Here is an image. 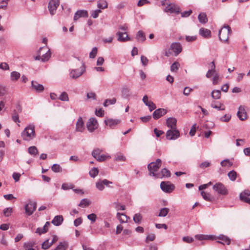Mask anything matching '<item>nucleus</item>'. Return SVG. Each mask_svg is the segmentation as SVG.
Returning a JSON list of instances; mask_svg holds the SVG:
<instances>
[{
  "mask_svg": "<svg viewBox=\"0 0 250 250\" xmlns=\"http://www.w3.org/2000/svg\"><path fill=\"white\" fill-rule=\"evenodd\" d=\"M90 204V202L87 199H82L78 206L82 208L87 207Z\"/></svg>",
  "mask_w": 250,
  "mask_h": 250,
  "instance_id": "nucleus-45",
  "label": "nucleus"
},
{
  "mask_svg": "<svg viewBox=\"0 0 250 250\" xmlns=\"http://www.w3.org/2000/svg\"><path fill=\"white\" fill-rule=\"evenodd\" d=\"M13 212V208L11 207L5 208L3 210V213L5 217L10 216Z\"/></svg>",
  "mask_w": 250,
  "mask_h": 250,
  "instance_id": "nucleus-38",
  "label": "nucleus"
},
{
  "mask_svg": "<svg viewBox=\"0 0 250 250\" xmlns=\"http://www.w3.org/2000/svg\"><path fill=\"white\" fill-rule=\"evenodd\" d=\"M148 61H148V59L146 57H145L143 55L141 56V63L143 65L146 66V65H147V64L148 63Z\"/></svg>",
  "mask_w": 250,
  "mask_h": 250,
  "instance_id": "nucleus-59",
  "label": "nucleus"
},
{
  "mask_svg": "<svg viewBox=\"0 0 250 250\" xmlns=\"http://www.w3.org/2000/svg\"><path fill=\"white\" fill-rule=\"evenodd\" d=\"M119 123L118 120L107 119L104 120V123L106 125L109 126L110 128H113Z\"/></svg>",
  "mask_w": 250,
  "mask_h": 250,
  "instance_id": "nucleus-26",
  "label": "nucleus"
},
{
  "mask_svg": "<svg viewBox=\"0 0 250 250\" xmlns=\"http://www.w3.org/2000/svg\"><path fill=\"white\" fill-rule=\"evenodd\" d=\"M167 113V110L164 108H158L154 111L153 117L154 119H158Z\"/></svg>",
  "mask_w": 250,
  "mask_h": 250,
  "instance_id": "nucleus-15",
  "label": "nucleus"
},
{
  "mask_svg": "<svg viewBox=\"0 0 250 250\" xmlns=\"http://www.w3.org/2000/svg\"><path fill=\"white\" fill-rule=\"evenodd\" d=\"M45 47L46 48V49L43 50L45 52L41 56V61L43 62H47L49 60L51 56V52L50 49H49L47 46Z\"/></svg>",
  "mask_w": 250,
  "mask_h": 250,
  "instance_id": "nucleus-19",
  "label": "nucleus"
},
{
  "mask_svg": "<svg viewBox=\"0 0 250 250\" xmlns=\"http://www.w3.org/2000/svg\"><path fill=\"white\" fill-rule=\"evenodd\" d=\"M219 78V75L218 73H215L213 75V77L212 79V83L213 84H217L218 83Z\"/></svg>",
  "mask_w": 250,
  "mask_h": 250,
  "instance_id": "nucleus-61",
  "label": "nucleus"
},
{
  "mask_svg": "<svg viewBox=\"0 0 250 250\" xmlns=\"http://www.w3.org/2000/svg\"><path fill=\"white\" fill-rule=\"evenodd\" d=\"M201 194L202 197L207 201H211V198L210 197V194L209 193H206L205 191H201Z\"/></svg>",
  "mask_w": 250,
  "mask_h": 250,
  "instance_id": "nucleus-50",
  "label": "nucleus"
},
{
  "mask_svg": "<svg viewBox=\"0 0 250 250\" xmlns=\"http://www.w3.org/2000/svg\"><path fill=\"white\" fill-rule=\"evenodd\" d=\"M28 151L30 154L34 156L36 155L38 153V149L35 146L29 147L28 149Z\"/></svg>",
  "mask_w": 250,
  "mask_h": 250,
  "instance_id": "nucleus-40",
  "label": "nucleus"
},
{
  "mask_svg": "<svg viewBox=\"0 0 250 250\" xmlns=\"http://www.w3.org/2000/svg\"><path fill=\"white\" fill-rule=\"evenodd\" d=\"M98 49L96 47H94L92 48L91 51L89 53V58L91 59L94 58L97 54Z\"/></svg>",
  "mask_w": 250,
  "mask_h": 250,
  "instance_id": "nucleus-53",
  "label": "nucleus"
},
{
  "mask_svg": "<svg viewBox=\"0 0 250 250\" xmlns=\"http://www.w3.org/2000/svg\"><path fill=\"white\" fill-rule=\"evenodd\" d=\"M237 115L239 119L242 121L246 120L247 117V113L244 108L242 106L239 107Z\"/></svg>",
  "mask_w": 250,
  "mask_h": 250,
  "instance_id": "nucleus-20",
  "label": "nucleus"
},
{
  "mask_svg": "<svg viewBox=\"0 0 250 250\" xmlns=\"http://www.w3.org/2000/svg\"><path fill=\"white\" fill-rule=\"evenodd\" d=\"M218 238L221 241H218L217 242L223 244L224 245H229L230 242V239L227 236L221 234L218 236Z\"/></svg>",
  "mask_w": 250,
  "mask_h": 250,
  "instance_id": "nucleus-28",
  "label": "nucleus"
},
{
  "mask_svg": "<svg viewBox=\"0 0 250 250\" xmlns=\"http://www.w3.org/2000/svg\"><path fill=\"white\" fill-rule=\"evenodd\" d=\"M155 235L154 233L149 234L146 238V242L148 243V241H153L155 239Z\"/></svg>",
  "mask_w": 250,
  "mask_h": 250,
  "instance_id": "nucleus-58",
  "label": "nucleus"
},
{
  "mask_svg": "<svg viewBox=\"0 0 250 250\" xmlns=\"http://www.w3.org/2000/svg\"><path fill=\"white\" fill-rule=\"evenodd\" d=\"M160 188L166 193H171L174 190L175 186L169 181H163L160 184Z\"/></svg>",
  "mask_w": 250,
  "mask_h": 250,
  "instance_id": "nucleus-6",
  "label": "nucleus"
},
{
  "mask_svg": "<svg viewBox=\"0 0 250 250\" xmlns=\"http://www.w3.org/2000/svg\"><path fill=\"white\" fill-rule=\"evenodd\" d=\"M220 164L222 167H230L232 166V163L229 159H226L221 161Z\"/></svg>",
  "mask_w": 250,
  "mask_h": 250,
  "instance_id": "nucleus-54",
  "label": "nucleus"
},
{
  "mask_svg": "<svg viewBox=\"0 0 250 250\" xmlns=\"http://www.w3.org/2000/svg\"><path fill=\"white\" fill-rule=\"evenodd\" d=\"M36 208V203L35 202H30L25 206V213L30 216L33 214Z\"/></svg>",
  "mask_w": 250,
  "mask_h": 250,
  "instance_id": "nucleus-11",
  "label": "nucleus"
},
{
  "mask_svg": "<svg viewBox=\"0 0 250 250\" xmlns=\"http://www.w3.org/2000/svg\"><path fill=\"white\" fill-rule=\"evenodd\" d=\"M63 221V218L62 215H56L52 220L51 223L56 226H60Z\"/></svg>",
  "mask_w": 250,
  "mask_h": 250,
  "instance_id": "nucleus-23",
  "label": "nucleus"
},
{
  "mask_svg": "<svg viewBox=\"0 0 250 250\" xmlns=\"http://www.w3.org/2000/svg\"><path fill=\"white\" fill-rule=\"evenodd\" d=\"M51 169L55 173L60 172L62 171V167L60 165L57 164H55L52 166Z\"/></svg>",
  "mask_w": 250,
  "mask_h": 250,
  "instance_id": "nucleus-42",
  "label": "nucleus"
},
{
  "mask_svg": "<svg viewBox=\"0 0 250 250\" xmlns=\"http://www.w3.org/2000/svg\"><path fill=\"white\" fill-rule=\"evenodd\" d=\"M12 119L15 123H20L19 115L16 110L14 111V113L12 115Z\"/></svg>",
  "mask_w": 250,
  "mask_h": 250,
  "instance_id": "nucleus-52",
  "label": "nucleus"
},
{
  "mask_svg": "<svg viewBox=\"0 0 250 250\" xmlns=\"http://www.w3.org/2000/svg\"><path fill=\"white\" fill-rule=\"evenodd\" d=\"M182 50L181 44L179 42H173L170 45L168 50H165V55L169 57L172 55V51L174 53V56H177Z\"/></svg>",
  "mask_w": 250,
  "mask_h": 250,
  "instance_id": "nucleus-2",
  "label": "nucleus"
},
{
  "mask_svg": "<svg viewBox=\"0 0 250 250\" xmlns=\"http://www.w3.org/2000/svg\"><path fill=\"white\" fill-rule=\"evenodd\" d=\"M169 209L167 208H164L161 209L160 211L158 214V216L165 217L167 214Z\"/></svg>",
  "mask_w": 250,
  "mask_h": 250,
  "instance_id": "nucleus-44",
  "label": "nucleus"
},
{
  "mask_svg": "<svg viewBox=\"0 0 250 250\" xmlns=\"http://www.w3.org/2000/svg\"><path fill=\"white\" fill-rule=\"evenodd\" d=\"M116 35L118 36V41L119 42H125L130 40L126 32L119 31L116 33Z\"/></svg>",
  "mask_w": 250,
  "mask_h": 250,
  "instance_id": "nucleus-13",
  "label": "nucleus"
},
{
  "mask_svg": "<svg viewBox=\"0 0 250 250\" xmlns=\"http://www.w3.org/2000/svg\"><path fill=\"white\" fill-rule=\"evenodd\" d=\"M84 129V123L82 117H80L76 124V130L78 132H83Z\"/></svg>",
  "mask_w": 250,
  "mask_h": 250,
  "instance_id": "nucleus-17",
  "label": "nucleus"
},
{
  "mask_svg": "<svg viewBox=\"0 0 250 250\" xmlns=\"http://www.w3.org/2000/svg\"><path fill=\"white\" fill-rule=\"evenodd\" d=\"M121 92L122 97L124 98H128L131 95L130 88L127 86L123 87Z\"/></svg>",
  "mask_w": 250,
  "mask_h": 250,
  "instance_id": "nucleus-24",
  "label": "nucleus"
},
{
  "mask_svg": "<svg viewBox=\"0 0 250 250\" xmlns=\"http://www.w3.org/2000/svg\"><path fill=\"white\" fill-rule=\"evenodd\" d=\"M161 160L160 159H157L155 162L150 163L147 166L148 169L149 171V175L150 176L156 177L157 175L156 172L161 166Z\"/></svg>",
  "mask_w": 250,
  "mask_h": 250,
  "instance_id": "nucleus-3",
  "label": "nucleus"
},
{
  "mask_svg": "<svg viewBox=\"0 0 250 250\" xmlns=\"http://www.w3.org/2000/svg\"><path fill=\"white\" fill-rule=\"evenodd\" d=\"M114 160L116 161H125L126 158L123 154L119 153L115 155Z\"/></svg>",
  "mask_w": 250,
  "mask_h": 250,
  "instance_id": "nucleus-39",
  "label": "nucleus"
},
{
  "mask_svg": "<svg viewBox=\"0 0 250 250\" xmlns=\"http://www.w3.org/2000/svg\"><path fill=\"white\" fill-rule=\"evenodd\" d=\"M107 2L105 0H100L97 2V6L100 9H105L107 7Z\"/></svg>",
  "mask_w": 250,
  "mask_h": 250,
  "instance_id": "nucleus-34",
  "label": "nucleus"
},
{
  "mask_svg": "<svg viewBox=\"0 0 250 250\" xmlns=\"http://www.w3.org/2000/svg\"><path fill=\"white\" fill-rule=\"evenodd\" d=\"M231 33V28L228 25H224L219 32V39L224 42L228 41L229 36Z\"/></svg>",
  "mask_w": 250,
  "mask_h": 250,
  "instance_id": "nucleus-4",
  "label": "nucleus"
},
{
  "mask_svg": "<svg viewBox=\"0 0 250 250\" xmlns=\"http://www.w3.org/2000/svg\"><path fill=\"white\" fill-rule=\"evenodd\" d=\"M231 115L230 114H226L219 118V121L222 122L227 123L231 119Z\"/></svg>",
  "mask_w": 250,
  "mask_h": 250,
  "instance_id": "nucleus-37",
  "label": "nucleus"
},
{
  "mask_svg": "<svg viewBox=\"0 0 250 250\" xmlns=\"http://www.w3.org/2000/svg\"><path fill=\"white\" fill-rule=\"evenodd\" d=\"M195 237L198 239V240H204V239H207L208 238H210V239H212V236H208V235H206V236H205V235H195Z\"/></svg>",
  "mask_w": 250,
  "mask_h": 250,
  "instance_id": "nucleus-57",
  "label": "nucleus"
},
{
  "mask_svg": "<svg viewBox=\"0 0 250 250\" xmlns=\"http://www.w3.org/2000/svg\"><path fill=\"white\" fill-rule=\"evenodd\" d=\"M102 150L99 148L94 149L92 152V156L96 159L100 155L101 153L102 152Z\"/></svg>",
  "mask_w": 250,
  "mask_h": 250,
  "instance_id": "nucleus-43",
  "label": "nucleus"
},
{
  "mask_svg": "<svg viewBox=\"0 0 250 250\" xmlns=\"http://www.w3.org/2000/svg\"><path fill=\"white\" fill-rule=\"evenodd\" d=\"M60 4L59 0H50L48 3V10L51 15L55 14L56 10Z\"/></svg>",
  "mask_w": 250,
  "mask_h": 250,
  "instance_id": "nucleus-9",
  "label": "nucleus"
},
{
  "mask_svg": "<svg viewBox=\"0 0 250 250\" xmlns=\"http://www.w3.org/2000/svg\"><path fill=\"white\" fill-rule=\"evenodd\" d=\"M180 137V132L177 129H168L166 133V137L168 140H175Z\"/></svg>",
  "mask_w": 250,
  "mask_h": 250,
  "instance_id": "nucleus-7",
  "label": "nucleus"
},
{
  "mask_svg": "<svg viewBox=\"0 0 250 250\" xmlns=\"http://www.w3.org/2000/svg\"><path fill=\"white\" fill-rule=\"evenodd\" d=\"M211 96L212 99L218 100L221 97V91L220 90H213L211 92Z\"/></svg>",
  "mask_w": 250,
  "mask_h": 250,
  "instance_id": "nucleus-31",
  "label": "nucleus"
},
{
  "mask_svg": "<svg viewBox=\"0 0 250 250\" xmlns=\"http://www.w3.org/2000/svg\"><path fill=\"white\" fill-rule=\"evenodd\" d=\"M50 246H51V244H50V243L49 242L48 240H46L42 244V248L43 250H47Z\"/></svg>",
  "mask_w": 250,
  "mask_h": 250,
  "instance_id": "nucleus-55",
  "label": "nucleus"
},
{
  "mask_svg": "<svg viewBox=\"0 0 250 250\" xmlns=\"http://www.w3.org/2000/svg\"><path fill=\"white\" fill-rule=\"evenodd\" d=\"M95 114L99 117H103L104 115V111L102 109H96L95 110Z\"/></svg>",
  "mask_w": 250,
  "mask_h": 250,
  "instance_id": "nucleus-64",
  "label": "nucleus"
},
{
  "mask_svg": "<svg viewBox=\"0 0 250 250\" xmlns=\"http://www.w3.org/2000/svg\"><path fill=\"white\" fill-rule=\"evenodd\" d=\"M31 86L37 92H42L44 90L43 86L42 84L38 83L36 81H32Z\"/></svg>",
  "mask_w": 250,
  "mask_h": 250,
  "instance_id": "nucleus-29",
  "label": "nucleus"
},
{
  "mask_svg": "<svg viewBox=\"0 0 250 250\" xmlns=\"http://www.w3.org/2000/svg\"><path fill=\"white\" fill-rule=\"evenodd\" d=\"M133 221L137 224H139L142 220V216L140 213H136L133 216Z\"/></svg>",
  "mask_w": 250,
  "mask_h": 250,
  "instance_id": "nucleus-51",
  "label": "nucleus"
},
{
  "mask_svg": "<svg viewBox=\"0 0 250 250\" xmlns=\"http://www.w3.org/2000/svg\"><path fill=\"white\" fill-rule=\"evenodd\" d=\"M20 77V73L17 71H12L10 74V79L12 81H17Z\"/></svg>",
  "mask_w": 250,
  "mask_h": 250,
  "instance_id": "nucleus-32",
  "label": "nucleus"
},
{
  "mask_svg": "<svg viewBox=\"0 0 250 250\" xmlns=\"http://www.w3.org/2000/svg\"><path fill=\"white\" fill-rule=\"evenodd\" d=\"M99 124L95 118H90L86 123V127L88 130L90 132H93L95 130L98 128Z\"/></svg>",
  "mask_w": 250,
  "mask_h": 250,
  "instance_id": "nucleus-8",
  "label": "nucleus"
},
{
  "mask_svg": "<svg viewBox=\"0 0 250 250\" xmlns=\"http://www.w3.org/2000/svg\"><path fill=\"white\" fill-rule=\"evenodd\" d=\"M180 66V64L178 62H173L170 66V71L171 72H177Z\"/></svg>",
  "mask_w": 250,
  "mask_h": 250,
  "instance_id": "nucleus-46",
  "label": "nucleus"
},
{
  "mask_svg": "<svg viewBox=\"0 0 250 250\" xmlns=\"http://www.w3.org/2000/svg\"><path fill=\"white\" fill-rule=\"evenodd\" d=\"M199 34L204 38H209L211 37V32L209 30L201 28L199 30Z\"/></svg>",
  "mask_w": 250,
  "mask_h": 250,
  "instance_id": "nucleus-25",
  "label": "nucleus"
},
{
  "mask_svg": "<svg viewBox=\"0 0 250 250\" xmlns=\"http://www.w3.org/2000/svg\"><path fill=\"white\" fill-rule=\"evenodd\" d=\"M212 188L218 194L226 195L228 193V190L225 185L222 183L218 182L213 185Z\"/></svg>",
  "mask_w": 250,
  "mask_h": 250,
  "instance_id": "nucleus-5",
  "label": "nucleus"
},
{
  "mask_svg": "<svg viewBox=\"0 0 250 250\" xmlns=\"http://www.w3.org/2000/svg\"><path fill=\"white\" fill-rule=\"evenodd\" d=\"M193 89L188 87H185L184 89L183 94L186 96H188Z\"/></svg>",
  "mask_w": 250,
  "mask_h": 250,
  "instance_id": "nucleus-62",
  "label": "nucleus"
},
{
  "mask_svg": "<svg viewBox=\"0 0 250 250\" xmlns=\"http://www.w3.org/2000/svg\"><path fill=\"white\" fill-rule=\"evenodd\" d=\"M117 217L121 223H126L128 219H129V217L127 216L125 214L119 212L117 213Z\"/></svg>",
  "mask_w": 250,
  "mask_h": 250,
  "instance_id": "nucleus-30",
  "label": "nucleus"
},
{
  "mask_svg": "<svg viewBox=\"0 0 250 250\" xmlns=\"http://www.w3.org/2000/svg\"><path fill=\"white\" fill-rule=\"evenodd\" d=\"M112 182L107 180V179H104L103 180H99L96 183V188L102 191L104 188V185L108 187L109 184H112Z\"/></svg>",
  "mask_w": 250,
  "mask_h": 250,
  "instance_id": "nucleus-12",
  "label": "nucleus"
},
{
  "mask_svg": "<svg viewBox=\"0 0 250 250\" xmlns=\"http://www.w3.org/2000/svg\"><path fill=\"white\" fill-rule=\"evenodd\" d=\"M179 8L172 5H168L166 8V11L167 12H169L170 13H177L178 12Z\"/></svg>",
  "mask_w": 250,
  "mask_h": 250,
  "instance_id": "nucleus-33",
  "label": "nucleus"
},
{
  "mask_svg": "<svg viewBox=\"0 0 250 250\" xmlns=\"http://www.w3.org/2000/svg\"><path fill=\"white\" fill-rule=\"evenodd\" d=\"M35 126L34 124L28 125L21 132V137L24 140L29 141L35 137Z\"/></svg>",
  "mask_w": 250,
  "mask_h": 250,
  "instance_id": "nucleus-1",
  "label": "nucleus"
},
{
  "mask_svg": "<svg viewBox=\"0 0 250 250\" xmlns=\"http://www.w3.org/2000/svg\"><path fill=\"white\" fill-rule=\"evenodd\" d=\"M228 177H229V179L232 181H234L236 180L237 177V173L234 170H231L229 171L228 174Z\"/></svg>",
  "mask_w": 250,
  "mask_h": 250,
  "instance_id": "nucleus-41",
  "label": "nucleus"
},
{
  "mask_svg": "<svg viewBox=\"0 0 250 250\" xmlns=\"http://www.w3.org/2000/svg\"><path fill=\"white\" fill-rule=\"evenodd\" d=\"M50 225L49 222H46L42 228H38L37 229L36 232L40 235L45 233L48 230V228Z\"/></svg>",
  "mask_w": 250,
  "mask_h": 250,
  "instance_id": "nucleus-27",
  "label": "nucleus"
},
{
  "mask_svg": "<svg viewBox=\"0 0 250 250\" xmlns=\"http://www.w3.org/2000/svg\"><path fill=\"white\" fill-rule=\"evenodd\" d=\"M101 10L100 9H97V10H93L91 12V16L93 18H94V19H96L97 18L98 16H99V14L101 13Z\"/></svg>",
  "mask_w": 250,
  "mask_h": 250,
  "instance_id": "nucleus-56",
  "label": "nucleus"
},
{
  "mask_svg": "<svg viewBox=\"0 0 250 250\" xmlns=\"http://www.w3.org/2000/svg\"><path fill=\"white\" fill-rule=\"evenodd\" d=\"M170 176V171L167 168H163L160 172H157L156 178H163V177H169Z\"/></svg>",
  "mask_w": 250,
  "mask_h": 250,
  "instance_id": "nucleus-18",
  "label": "nucleus"
},
{
  "mask_svg": "<svg viewBox=\"0 0 250 250\" xmlns=\"http://www.w3.org/2000/svg\"><path fill=\"white\" fill-rule=\"evenodd\" d=\"M109 158H110V155L102 154L100 155L96 160L99 162H103Z\"/></svg>",
  "mask_w": 250,
  "mask_h": 250,
  "instance_id": "nucleus-49",
  "label": "nucleus"
},
{
  "mask_svg": "<svg viewBox=\"0 0 250 250\" xmlns=\"http://www.w3.org/2000/svg\"><path fill=\"white\" fill-rule=\"evenodd\" d=\"M0 69L3 70H7L9 69V67L7 63L1 62L0 63Z\"/></svg>",
  "mask_w": 250,
  "mask_h": 250,
  "instance_id": "nucleus-63",
  "label": "nucleus"
},
{
  "mask_svg": "<svg viewBox=\"0 0 250 250\" xmlns=\"http://www.w3.org/2000/svg\"><path fill=\"white\" fill-rule=\"evenodd\" d=\"M98 169L96 167L92 168L89 172L90 176L92 178L95 177L98 175Z\"/></svg>",
  "mask_w": 250,
  "mask_h": 250,
  "instance_id": "nucleus-47",
  "label": "nucleus"
},
{
  "mask_svg": "<svg viewBox=\"0 0 250 250\" xmlns=\"http://www.w3.org/2000/svg\"><path fill=\"white\" fill-rule=\"evenodd\" d=\"M210 106L212 108L216 109L218 110H224L225 109V106L220 102L213 101L211 103Z\"/></svg>",
  "mask_w": 250,
  "mask_h": 250,
  "instance_id": "nucleus-22",
  "label": "nucleus"
},
{
  "mask_svg": "<svg viewBox=\"0 0 250 250\" xmlns=\"http://www.w3.org/2000/svg\"><path fill=\"white\" fill-rule=\"evenodd\" d=\"M240 198L241 200L250 204V191L245 190L240 194Z\"/></svg>",
  "mask_w": 250,
  "mask_h": 250,
  "instance_id": "nucleus-16",
  "label": "nucleus"
},
{
  "mask_svg": "<svg viewBox=\"0 0 250 250\" xmlns=\"http://www.w3.org/2000/svg\"><path fill=\"white\" fill-rule=\"evenodd\" d=\"M84 68L81 67L79 69H72L69 73L70 77L73 79H76L80 77L84 72Z\"/></svg>",
  "mask_w": 250,
  "mask_h": 250,
  "instance_id": "nucleus-10",
  "label": "nucleus"
},
{
  "mask_svg": "<svg viewBox=\"0 0 250 250\" xmlns=\"http://www.w3.org/2000/svg\"><path fill=\"white\" fill-rule=\"evenodd\" d=\"M34 244V243L33 242H25L23 244V247L25 250H27V249H30V248H32Z\"/></svg>",
  "mask_w": 250,
  "mask_h": 250,
  "instance_id": "nucleus-60",
  "label": "nucleus"
},
{
  "mask_svg": "<svg viewBox=\"0 0 250 250\" xmlns=\"http://www.w3.org/2000/svg\"><path fill=\"white\" fill-rule=\"evenodd\" d=\"M136 39L140 42H144L146 40V37L144 33L142 31H139L136 34Z\"/></svg>",
  "mask_w": 250,
  "mask_h": 250,
  "instance_id": "nucleus-36",
  "label": "nucleus"
},
{
  "mask_svg": "<svg viewBox=\"0 0 250 250\" xmlns=\"http://www.w3.org/2000/svg\"><path fill=\"white\" fill-rule=\"evenodd\" d=\"M198 20L200 22L203 24H205L207 22L208 19L207 16L205 13H200L198 15Z\"/></svg>",
  "mask_w": 250,
  "mask_h": 250,
  "instance_id": "nucleus-35",
  "label": "nucleus"
},
{
  "mask_svg": "<svg viewBox=\"0 0 250 250\" xmlns=\"http://www.w3.org/2000/svg\"><path fill=\"white\" fill-rule=\"evenodd\" d=\"M88 13L86 10H78L77 11L74 15V20L77 21L81 17H87Z\"/></svg>",
  "mask_w": 250,
  "mask_h": 250,
  "instance_id": "nucleus-21",
  "label": "nucleus"
},
{
  "mask_svg": "<svg viewBox=\"0 0 250 250\" xmlns=\"http://www.w3.org/2000/svg\"><path fill=\"white\" fill-rule=\"evenodd\" d=\"M59 99L62 101H68L69 98L66 92H63L60 95Z\"/></svg>",
  "mask_w": 250,
  "mask_h": 250,
  "instance_id": "nucleus-48",
  "label": "nucleus"
},
{
  "mask_svg": "<svg viewBox=\"0 0 250 250\" xmlns=\"http://www.w3.org/2000/svg\"><path fill=\"white\" fill-rule=\"evenodd\" d=\"M177 120L175 118L170 117L167 120L166 125L167 126L170 128L169 129L176 128Z\"/></svg>",
  "mask_w": 250,
  "mask_h": 250,
  "instance_id": "nucleus-14",
  "label": "nucleus"
}]
</instances>
